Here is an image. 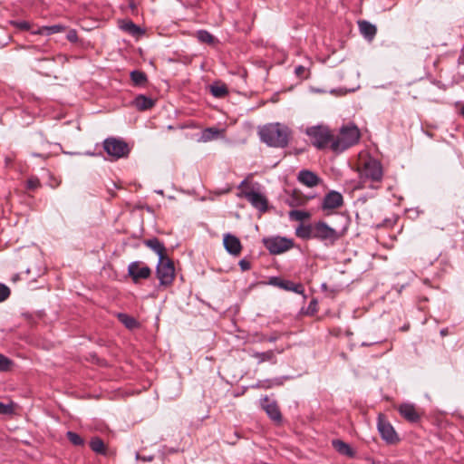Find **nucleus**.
<instances>
[{
  "label": "nucleus",
  "instance_id": "nucleus-1",
  "mask_svg": "<svg viewBox=\"0 0 464 464\" xmlns=\"http://www.w3.org/2000/svg\"><path fill=\"white\" fill-rule=\"evenodd\" d=\"M258 134L260 140L269 147L285 148L289 143L291 130L286 125L276 122L265 125Z\"/></svg>",
  "mask_w": 464,
  "mask_h": 464
},
{
  "label": "nucleus",
  "instance_id": "nucleus-2",
  "mask_svg": "<svg viewBox=\"0 0 464 464\" xmlns=\"http://www.w3.org/2000/svg\"><path fill=\"white\" fill-rule=\"evenodd\" d=\"M360 139V131L357 126L351 124L343 126L339 136L331 143V150L335 153H342L355 145Z\"/></svg>",
  "mask_w": 464,
  "mask_h": 464
},
{
  "label": "nucleus",
  "instance_id": "nucleus-3",
  "mask_svg": "<svg viewBox=\"0 0 464 464\" xmlns=\"http://www.w3.org/2000/svg\"><path fill=\"white\" fill-rule=\"evenodd\" d=\"M314 239L325 246H333L343 237V233L331 227L326 222L319 220L314 222Z\"/></svg>",
  "mask_w": 464,
  "mask_h": 464
},
{
  "label": "nucleus",
  "instance_id": "nucleus-4",
  "mask_svg": "<svg viewBox=\"0 0 464 464\" xmlns=\"http://www.w3.org/2000/svg\"><path fill=\"white\" fill-rule=\"evenodd\" d=\"M305 133L310 138L312 144L323 150L334 140L330 129L324 125L312 126L306 129Z\"/></svg>",
  "mask_w": 464,
  "mask_h": 464
},
{
  "label": "nucleus",
  "instance_id": "nucleus-5",
  "mask_svg": "<svg viewBox=\"0 0 464 464\" xmlns=\"http://www.w3.org/2000/svg\"><path fill=\"white\" fill-rule=\"evenodd\" d=\"M103 150L113 160L126 158L130 151L126 141L114 137H110L103 140Z\"/></svg>",
  "mask_w": 464,
  "mask_h": 464
},
{
  "label": "nucleus",
  "instance_id": "nucleus-6",
  "mask_svg": "<svg viewBox=\"0 0 464 464\" xmlns=\"http://www.w3.org/2000/svg\"><path fill=\"white\" fill-rule=\"evenodd\" d=\"M156 275L160 285L168 286L173 283L175 278V266L173 261L169 256L159 259L156 267Z\"/></svg>",
  "mask_w": 464,
  "mask_h": 464
},
{
  "label": "nucleus",
  "instance_id": "nucleus-7",
  "mask_svg": "<svg viewBox=\"0 0 464 464\" xmlns=\"http://www.w3.org/2000/svg\"><path fill=\"white\" fill-rule=\"evenodd\" d=\"M377 429L381 438L388 444H395L400 441V438L393 426L382 413H379L378 415Z\"/></svg>",
  "mask_w": 464,
  "mask_h": 464
},
{
  "label": "nucleus",
  "instance_id": "nucleus-8",
  "mask_svg": "<svg viewBox=\"0 0 464 464\" xmlns=\"http://www.w3.org/2000/svg\"><path fill=\"white\" fill-rule=\"evenodd\" d=\"M264 246L272 255L282 254L294 246V241L284 237H273L263 239Z\"/></svg>",
  "mask_w": 464,
  "mask_h": 464
},
{
  "label": "nucleus",
  "instance_id": "nucleus-9",
  "mask_svg": "<svg viewBox=\"0 0 464 464\" xmlns=\"http://www.w3.org/2000/svg\"><path fill=\"white\" fill-rule=\"evenodd\" d=\"M237 196L245 198L253 208H256L261 213H265L268 209V200L266 197L259 191L244 189L238 193Z\"/></svg>",
  "mask_w": 464,
  "mask_h": 464
},
{
  "label": "nucleus",
  "instance_id": "nucleus-10",
  "mask_svg": "<svg viewBox=\"0 0 464 464\" xmlns=\"http://www.w3.org/2000/svg\"><path fill=\"white\" fill-rule=\"evenodd\" d=\"M128 275L134 283L140 279H147L151 275V269L140 261H133L128 266Z\"/></svg>",
  "mask_w": 464,
  "mask_h": 464
},
{
  "label": "nucleus",
  "instance_id": "nucleus-11",
  "mask_svg": "<svg viewBox=\"0 0 464 464\" xmlns=\"http://www.w3.org/2000/svg\"><path fill=\"white\" fill-rule=\"evenodd\" d=\"M362 175L372 181H381L383 175L381 163L372 159L365 161L362 169Z\"/></svg>",
  "mask_w": 464,
  "mask_h": 464
},
{
  "label": "nucleus",
  "instance_id": "nucleus-12",
  "mask_svg": "<svg viewBox=\"0 0 464 464\" xmlns=\"http://www.w3.org/2000/svg\"><path fill=\"white\" fill-rule=\"evenodd\" d=\"M343 205V195L336 191L331 190L326 193L323 198L321 208L324 211L336 209Z\"/></svg>",
  "mask_w": 464,
  "mask_h": 464
},
{
  "label": "nucleus",
  "instance_id": "nucleus-13",
  "mask_svg": "<svg viewBox=\"0 0 464 464\" xmlns=\"http://www.w3.org/2000/svg\"><path fill=\"white\" fill-rule=\"evenodd\" d=\"M268 284L281 289L291 291L299 295L304 294V288L302 284H295L290 280H284L278 276H272L269 278Z\"/></svg>",
  "mask_w": 464,
  "mask_h": 464
},
{
  "label": "nucleus",
  "instance_id": "nucleus-14",
  "mask_svg": "<svg viewBox=\"0 0 464 464\" xmlns=\"http://www.w3.org/2000/svg\"><path fill=\"white\" fill-rule=\"evenodd\" d=\"M262 409L266 411L267 416L276 423H281L282 414L276 401H269L267 396L261 399Z\"/></svg>",
  "mask_w": 464,
  "mask_h": 464
},
{
  "label": "nucleus",
  "instance_id": "nucleus-15",
  "mask_svg": "<svg viewBox=\"0 0 464 464\" xmlns=\"http://www.w3.org/2000/svg\"><path fill=\"white\" fill-rule=\"evenodd\" d=\"M398 411L403 419L411 423H418L421 419L420 413L418 411L415 405L411 403L401 404L398 408Z\"/></svg>",
  "mask_w": 464,
  "mask_h": 464
},
{
  "label": "nucleus",
  "instance_id": "nucleus-16",
  "mask_svg": "<svg viewBox=\"0 0 464 464\" xmlns=\"http://www.w3.org/2000/svg\"><path fill=\"white\" fill-rule=\"evenodd\" d=\"M223 245L227 253L232 256H238L242 250V245L238 237L227 233L224 235Z\"/></svg>",
  "mask_w": 464,
  "mask_h": 464
},
{
  "label": "nucleus",
  "instance_id": "nucleus-17",
  "mask_svg": "<svg viewBox=\"0 0 464 464\" xmlns=\"http://www.w3.org/2000/svg\"><path fill=\"white\" fill-rule=\"evenodd\" d=\"M297 179L300 183L305 185L308 188H314L317 186L321 179L317 174L308 169H302L299 171Z\"/></svg>",
  "mask_w": 464,
  "mask_h": 464
},
{
  "label": "nucleus",
  "instance_id": "nucleus-18",
  "mask_svg": "<svg viewBox=\"0 0 464 464\" xmlns=\"http://www.w3.org/2000/svg\"><path fill=\"white\" fill-rule=\"evenodd\" d=\"M143 244L151 249L154 253H156L159 256V259L168 256L166 254V247L158 237H151L144 240Z\"/></svg>",
  "mask_w": 464,
  "mask_h": 464
},
{
  "label": "nucleus",
  "instance_id": "nucleus-19",
  "mask_svg": "<svg viewBox=\"0 0 464 464\" xmlns=\"http://www.w3.org/2000/svg\"><path fill=\"white\" fill-rule=\"evenodd\" d=\"M332 445L334 449L343 456L353 459L356 455V452L351 448V446L341 440H334L332 441Z\"/></svg>",
  "mask_w": 464,
  "mask_h": 464
},
{
  "label": "nucleus",
  "instance_id": "nucleus-20",
  "mask_svg": "<svg viewBox=\"0 0 464 464\" xmlns=\"http://www.w3.org/2000/svg\"><path fill=\"white\" fill-rule=\"evenodd\" d=\"M137 110L143 111L151 109L155 105V101L150 97L140 94L132 102Z\"/></svg>",
  "mask_w": 464,
  "mask_h": 464
},
{
  "label": "nucleus",
  "instance_id": "nucleus-21",
  "mask_svg": "<svg viewBox=\"0 0 464 464\" xmlns=\"http://www.w3.org/2000/svg\"><path fill=\"white\" fill-rule=\"evenodd\" d=\"M314 222L310 224H300L295 229V235L297 237L303 240L314 239Z\"/></svg>",
  "mask_w": 464,
  "mask_h": 464
},
{
  "label": "nucleus",
  "instance_id": "nucleus-22",
  "mask_svg": "<svg viewBox=\"0 0 464 464\" xmlns=\"http://www.w3.org/2000/svg\"><path fill=\"white\" fill-rule=\"evenodd\" d=\"M358 25L361 34L366 40L372 41L376 35L377 28L374 24H371L370 22L362 20L358 23Z\"/></svg>",
  "mask_w": 464,
  "mask_h": 464
},
{
  "label": "nucleus",
  "instance_id": "nucleus-23",
  "mask_svg": "<svg viewBox=\"0 0 464 464\" xmlns=\"http://www.w3.org/2000/svg\"><path fill=\"white\" fill-rule=\"evenodd\" d=\"M119 321L129 330L136 329L140 326V323L133 317L124 313L117 314Z\"/></svg>",
  "mask_w": 464,
  "mask_h": 464
},
{
  "label": "nucleus",
  "instance_id": "nucleus-24",
  "mask_svg": "<svg viewBox=\"0 0 464 464\" xmlns=\"http://www.w3.org/2000/svg\"><path fill=\"white\" fill-rule=\"evenodd\" d=\"M252 357L257 359L258 363H262L264 362H270L271 363H276V357L273 350H268L266 352H255L252 354Z\"/></svg>",
  "mask_w": 464,
  "mask_h": 464
},
{
  "label": "nucleus",
  "instance_id": "nucleus-25",
  "mask_svg": "<svg viewBox=\"0 0 464 464\" xmlns=\"http://www.w3.org/2000/svg\"><path fill=\"white\" fill-rule=\"evenodd\" d=\"M65 29L62 24H53L50 26H42L36 31L32 32L33 34H46L51 35L57 33H61Z\"/></svg>",
  "mask_w": 464,
  "mask_h": 464
},
{
  "label": "nucleus",
  "instance_id": "nucleus-26",
  "mask_svg": "<svg viewBox=\"0 0 464 464\" xmlns=\"http://www.w3.org/2000/svg\"><path fill=\"white\" fill-rule=\"evenodd\" d=\"M90 448L92 451L100 455H106L107 449L103 440L100 437H93L90 441Z\"/></svg>",
  "mask_w": 464,
  "mask_h": 464
},
{
  "label": "nucleus",
  "instance_id": "nucleus-27",
  "mask_svg": "<svg viewBox=\"0 0 464 464\" xmlns=\"http://www.w3.org/2000/svg\"><path fill=\"white\" fill-rule=\"evenodd\" d=\"M288 379H290L289 376H280L273 379L263 380L262 389L267 390L275 386H281L284 384L285 381Z\"/></svg>",
  "mask_w": 464,
  "mask_h": 464
},
{
  "label": "nucleus",
  "instance_id": "nucleus-28",
  "mask_svg": "<svg viewBox=\"0 0 464 464\" xmlns=\"http://www.w3.org/2000/svg\"><path fill=\"white\" fill-rule=\"evenodd\" d=\"M210 93L215 98H224L228 93V89L226 84H212L209 87Z\"/></svg>",
  "mask_w": 464,
  "mask_h": 464
},
{
  "label": "nucleus",
  "instance_id": "nucleus-29",
  "mask_svg": "<svg viewBox=\"0 0 464 464\" xmlns=\"http://www.w3.org/2000/svg\"><path fill=\"white\" fill-rule=\"evenodd\" d=\"M130 76L134 85L137 86L144 85L148 81L146 73L140 70L132 71Z\"/></svg>",
  "mask_w": 464,
  "mask_h": 464
},
{
  "label": "nucleus",
  "instance_id": "nucleus-30",
  "mask_svg": "<svg viewBox=\"0 0 464 464\" xmlns=\"http://www.w3.org/2000/svg\"><path fill=\"white\" fill-rule=\"evenodd\" d=\"M121 28L129 33L130 34L133 35V36H136V35H139V34H141L143 33V31L141 30V28L140 26H138L137 24H135L132 21H126L124 22Z\"/></svg>",
  "mask_w": 464,
  "mask_h": 464
},
{
  "label": "nucleus",
  "instance_id": "nucleus-31",
  "mask_svg": "<svg viewBox=\"0 0 464 464\" xmlns=\"http://www.w3.org/2000/svg\"><path fill=\"white\" fill-rule=\"evenodd\" d=\"M307 199L297 192H294L287 199V203L292 208H296L305 205Z\"/></svg>",
  "mask_w": 464,
  "mask_h": 464
},
{
  "label": "nucleus",
  "instance_id": "nucleus-32",
  "mask_svg": "<svg viewBox=\"0 0 464 464\" xmlns=\"http://www.w3.org/2000/svg\"><path fill=\"white\" fill-rule=\"evenodd\" d=\"M289 218L295 221H304L311 218V214L304 210L293 209L288 213Z\"/></svg>",
  "mask_w": 464,
  "mask_h": 464
},
{
  "label": "nucleus",
  "instance_id": "nucleus-33",
  "mask_svg": "<svg viewBox=\"0 0 464 464\" xmlns=\"http://www.w3.org/2000/svg\"><path fill=\"white\" fill-rule=\"evenodd\" d=\"M197 39L200 43L213 44L216 41L215 37L207 30H198L196 33Z\"/></svg>",
  "mask_w": 464,
  "mask_h": 464
},
{
  "label": "nucleus",
  "instance_id": "nucleus-34",
  "mask_svg": "<svg viewBox=\"0 0 464 464\" xmlns=\"http://www.w3.org/2000/svg\"><path fill=\"white\" fill-rule=\"evenodd\" d=\"M220 130L217 128H207L202 132L201 140L203 141H208L218 137Z\"/></svg>",
  "mask_w": 464,
  "mask_h": 464
},
{
  "label": "nucleus",
  "instance_id": "nucleus-35",
  "mask_svg": "<svg viewBox=\"0 0 464 464\" xmlns=\"http://www.w3.org/2000/svg\"><path fill=\"white\" fill-rule=\"evenodd\" d=\"M66 438L74 446H83L85 443V440L74 431H67Z\"/></svg>",
  "mask_w": 464,
  "mask_h": 464
},
{
  "label": "nucleus",
  "instance_id": "nucleus-36",
  "mask_svg": "<svg viewBox=\"0 0 464 464\" xmlns=\"http://www.w3.org/2000/svg\"><path fill=\"white\" fill-rule=\"evenodd\" d=\"M13 362L6 356L0 353V372H5L12 365Z\"/></svg>",
  "mask_w": 464,
  "mask_h": 464
},
{
  "label": "nucleus",
  "instance_id": "nucleus-37",
  "mask_svg": "<svg viewBox=\"0 0 464 464\" xmlns=\"http://www.w3.org/2000/svg\"><path fill=\"white\" fill-rule=\"evenodd\" d=\"M41 186L40 180L36 177L28 179L26 182V188L29 190H35Z\"/></svg>",
  "mask_w": 464,
  "mask_h": 464
},
{
  "label": "nucleus",
  "instance_id": "nucleus-38",
  "mask_svg": "<svg viewBox=\"0 0 464 464\" xmlns=\"http://www.w3.org/2000/svg\"><path fill=\"white\" fill-rule=\"evenodd\" d=\"M11 294L10 288L0 283V303L5 301Z\"/></svg>",
  "mask_w": 464,
  "mask_h": 464
},
{
  "label": "nucleus",
  "instance_id": "nucleus-39",
  "mask_svg": "<svg viewBox=\"0 0 464 464\" xmlns=\"http://www.w3.org/2000/svg\"><path fill=\"white\" fill-rule=\"evenodd\" d=\"M14 412L12 404H5L0 401V415H11Z\"/></svg>",
  "mask_w": 464,
  "mask_h": 464
},
{
  "label": "nucleus",
  "instance_id": "nucleus-40",
  "mask_svg": "<svg viewBox=\"0 0 464 464\" xmlns=\"http://www.w3.org/2000/svg\"><path fill=\"white\" fill-rule=\"evenodd\" d=\"M11 24L23 31H27L30 29V24L26 21H12Z\"/></svg>",
  "mask_w": 464,
  "mask_h": 464
},
{
  "label": "nucleus",
  "instance_id": "nucleus-41",
  "mask_svg": "<svg viewBox=\"0 0 464 464\" xmlns=\"http://www.w3.org/2000/svg\"><path fill=\"white\" fill-rule=\"evenodd\" d=\"M317 305L316 299H312L307 306L306 314L311 315L314 314L317 312Z\"/></svg>",
  "mask_w": 464,
  "mask_h": 464
},
{
  "label": "nucleus",
  "instance_id": "nucleus-42",
  "mask_svg": "<svg viewBox=\"0 0 464 464\" xmlns=\"http://www.w3.org/2000/svg\"><path fill=\"white\" fill-rule=\"evenodd\" d=\"M66 39L71 43H76L78 41V34L76 30L71 29L67 33Z\"/></svg>",
  "mask_w": 464,
  "mask_h": 464
},
{
  "label": "nucleus",
  "instance_id": "nucleus-43",
  "mask_svg": "<svg viewBox=\"0 0 464 464\" xmlns=\"http://www.w3.org/2000/svg\"><path fill=\"white\" fill-rule=\"evenodd\" d=\"M242 271H247L251 268V264L246 259H241L238 263Z\"/></svg>",
  "mask_w": 464,
  "mask_h": 464
},
{
  "label": "nucleus",
  "instance_id": "nucleus-44",
  "mask_svg": "<svg viewBox=\"0 0 464 464\" xmlns=\"http://www.w3.org/2000/svg\"><path fill=\"white\" fill-rule=\"evenodd\" d=\"M136 458L138 459H140L142 461H146V462H150L154 459V457L152 455H149V456H140L139 454L136 455Z\"/></svg>",
  "mask_w": 464,
  "mask_h": 464
},
{
  "label": "nucleus",
  "instance_id": "nucleus-45",
  "mask_svg": "<svg viewBox=\"0 0 464 464\" xmlns=\"http://www.w3.org/2000/svg\"><path fill=\"white\" fill-rule=\"evenodd\" d=\"M305 72V68L303 66V65H298L297 67H295V72L297 76L301 77L303 76V74Z\"/></svg>",
  "mask_w": 464,
  "mask_h": 464
},
{
  "label": "nucleus",
  "instance_id": "nucleus-46",
  "mask_svg": "<svg viewBox=\"0 0 464 464\" xmlns=\"http://www.w3.org/2000/svg\"><path fill=\"white\" fill-rule=\"evenodd\" d=\"M247 184V180L246 179H244L240 182V184L238 185V188H243L245 186H246Z\"/></svg>",
  "mask_w": 464,
  "mask_h": 464
},
{
  "label": "nucleus",
  "instance_id": "nucleus-47",
  "mask_svg": "<svg viewBox=\"0 0 464 464\" xmlns=\"http://www.w3.org/2000/svg\"><path fill=\"white\" fill-rule=\"evenodd\" d=\"M262 384H263V381H259L256 385H254L253 387H256V388H262Z\"/></svg>",
  "mask_w": 464,
  "mask_h": 464
},
{
  "label": "nucleus",
  "instance_id": "nucleus-48",
  "mask_svg": "<svg viewBox=\"0 0 464 464\" xmlns=\"http://www.w3.org/2000/svg\"><path fill=\"white\" fill-rule=\"evenodd\" d=\"M447 334H448V329H442V330H440V334H441L442 336L447 335Z\"/></svg>",
  "mask_w": 464,
  "mask_h": 464
},
{
  "label": "nucleus",
  "instance_id": "nucleus-49",
  "mask_svg": "<svg viewBox=\"0 0 464 464\" xmlns=\"http://www.w3.org/2000/svg\"><path fill=\"white\" fill-rule=\"evenodd\" d=\"M372 343H365V342H363V343H362V346H365L366 347V346L372 345Z\"/></svg>",
  "mask_w": 464,
  "mask_h": 464
},
{
  "label": "nucleus",
  "instance_id": "nucleus-50",
  "mask_svg": "<svg viewBox=\"0 0 464 464\" xmlns=\"http://www.w3.org/2000/svg\"><path fill=\"white\" fill-rule=\"evenodd\" d=\"M460 114L464 117V105L460 109Z\"/></svg>",
  "mask_w": 464,
  "mask_h": 464
},
{
  "label": "nucleus",
  "instance_id": "nucleus-51",
  "mask_svg": "<svg viewBox=\"0 0 464 464\" xmlns=\"http://www.w3.org/2000/svg\"><path fill=\"white\" fill-rule=\"evenodd\" d=\"M156 193L162 195L163 194V190H161V189L156 190Z\"/></svg>",
  "mask_w": 464,
  "mask_h": 464
},
{
  "label": "nucleus",
  "instance_id": "nucleus-52",
  "mask_svg": "<svg viewBox=\"0 0 464 464\" xmlns=\"http://www.w3.org/2000/svg\"><path fill=\"white\" fill-rule=\"evenodd\" d=\"M268 340H269V342H275L276 341V337H270Z\"/></svg>",
  "mask_w": 464,
  "mask_h": 464
},
{
  "label": "nucleus",
  "instance_id": "nucleus-53",
  "mask_svg": "<svg viewBox=\"0 0 464 464\" xmlns=\"http://www.w3.org/2000/svg\"><path fill=\"white\" fill-rule=\"evenodd\" d=\"M33 156H34V157H41L42 155L39 154V153H33Z\"/></svg>",
  "mask_w": 464,
  "mask_h": 464
}]
</instances>
